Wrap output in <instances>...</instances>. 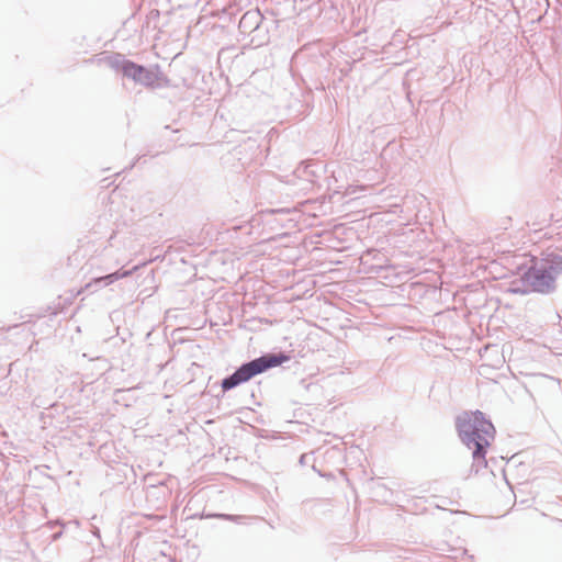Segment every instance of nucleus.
<instances>
[{"label": "nucleus", "instance_id": "f257e3e1", "mask_svg": "<svg viewBox=\"0 0 562 562\" xmlns=\"http://www.w3.org/2000/svg\"><path fill=\"white\" fill-rule=\"evenodd\" d=\"M457 428L462 442L473 449V458L486 464V448L495 434L492 423L481 412H467L458 418Z\"/></svg>", "mask_w": 562, "mask_h": 562}, {"label": "nucleus", "instance_id": "f03ea898", "mask_svg": "<svg viewBox=\"0 0 562 562\" xmlns=\"http://www.w3.org/2000/svg\"><path fill=\"white\" fill-rule=\"evenodd\" d=\"M562 272V258L550 256L544 259H533L532 266L524 279L535 291H547L551 288L555 276Z\"/></svg>", "mask_w": 562, "mask_h": 562}, {"label": "nucleus", "instance_id": "7ed1b4c3", "mask_svg": "<svg viewBox=\"0 0 562 562\" xmlns=\"http://www.w3.org/2000/svg\"><path fill=\"white\" fill-rule=\"evenodd\" d=\"M288 360L286 356L283 355H268L255 359L246 364H243L237 371H235L229 378H226L222 382L224 391L231 390L240 383L249 381L252 376L270 369L278 367Z\"/></svg>", "mask_w": 562, "mask_h": 562}, {"label": "nucleus", "instance_id": "20e7f679", "mask_svg": "<svg viewBox=\"0 0 562 562\" xmlns=\"http://www.w3.org/2000/svg\"><path fill=\"white\" fill-rule=\"evenodd\" d=\"M122 72L124 76L144 83H147L150 79V72L148 70H146L143 66L136 65L132 61L123 63Z\"/></svg>", "mask_w": 562, "mask_h": 562}, {"label": "nucleus", "instance_id": "39448f33", "mask_svg": "<svg viewBox=\"0 0 562 562\" xmlns=\"http://www.w3.org/2000/svg\"><path fill=\"white\" fill-rule=\"evenodd\" d=\"M120 277L121 276L119 273H111V274L106 276L104 279L112 280V279H119Z\"/></svg>", "mask_w": 562, "mask_h": 562}]
</instances>
